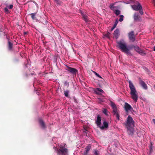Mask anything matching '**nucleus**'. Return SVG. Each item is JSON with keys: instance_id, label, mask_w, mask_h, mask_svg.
<instances>
[{"instance_id": "obj_23", "label": "nucleus", "mask_w": 155, "mask_h": 155, "mask_svg": "<svg viewBox=\"0 0 155 155\" xmlns=\"http://www.w3.org/2000/svg\"><path fill=\"white\" fill-rule=\"evenodd\" d=\"M137 52L142 55H144L146 54L140 48L139 49V51Z\"/></svg>"}, {"instance_id": "obj_7", "label": "nucleus", "mask_w": 155, "mask_h": 155, "mask_svg": "<svg viewBox=\"0 0 155 155\" xmlns=\"http://www.w3.org/2000/svg\"><path fill=\"white\" fill-rule=\"evenodd\" d=\"M130 41L132 42H134L135 40V36L134 34V31H131L129 33L128 35Z\"/></svg>"}, {"instance_id": "obj_30", "label": "nucleus", "mask_w": 155, "mask_h": 155, "mask_svg": "<svg viewBox=\"0 0 155 155\" xmlns=\"http://www.w3.org/2000/svg\"><path fill=\"white\" fill-rule=\"evenodd\" d=\"M120 18L119 19V21L121 22L123 20L124 16L123 15H120Z\"/></svg>"}, {"instance_id": "obj_12", "label": "nucleus", "mask_w": 155, "mask_h": 155, "mask_svg": "<svg viewBox=\"0 0 155 155\" xmlns=\"http://www.w3.org/2000/svg\"><path fill=\"white\" fill-rule=\"evenodd\" d=\"M133 127H129V128H127V133L129 135H132L134 134V130Z\"/></svg>"}, {"instance_id": "obj_5", "label": "nucleus", "mask_w": 155, "mask_h": 155, "mask_svg": "<svg viewBox=\"0 0 155 155\" xmlns=\"http://www.w3.org/2000/svg\"><path fill=\"white\" fill-rule=\"evenodd\" d=\"M132 9L135 11H139V13L141 15L143 14V9L142 7L138 2H137L134 5H131Z\"/></svg>"}, {"instance_id": "obj_35", "label": "nucleus", "mask_w": 155, "mask_h": 155, "mask_svg": "<svg viewBox=\"0 0 155 155\" xmlns=\"http://www.w3.org/2000/svg\"><path fill=\"white\" fill-rule=\"evenodd\" d=\"M13 7V5H10L8 7V8L10 9H11Z\"/></svg>"}, {"instance_id": "obj_4", "label": "nucleus", "mask_w": 155, "mask_h": 155, "mask_svg": "<svg viewBox=\"0 0 155 155\" xmlns=\"http://www.w3.org/2000/svg\"><path fill=\"white\" fill-rule=\"evenodd\" d=\"M56 150L59 155H68V150L64 146H60L59 149Z\"/></svg>"}, {"instance_id": "obj_25", "label": "nucleus", "mask_w": 155, "mask_h": 155, "mask_svg": "<svg viewBox=\"0 0 155 155\" xmlns=\"http://www.w3.org/2000/svg\"><path fill=\"white\" fill-rule=\"evenodd\" d=\"M114 12L117 15H118L120 14V11L118 10H115Z\"/></svg>"}, {"instance_id": "obj_20", "label": "nucleus", "mask_w": 155, "mask_h": 155, "mask_svg": "<svg viewBox=\"0 0 155 155\" xmlns=\"http://www.w3.org/2000/svg\"><path fill=\"white\" fill-rule=\"evenodd\" d=\"M36 13L37 12H35L29 14V15L31 16V17L33 20H35L36 19V17H35V15Z\"/></svg>"}, {"instance_id": "obj_33", "label": "nucleus", "mask_w": 155, "mask_h": 155, "mask_svg": "<svg viewBox=\"0 0 155 155\" xmlns=\"http://www.w3.org/2000/svg\"><path fill=\"white\" fill-rule=\"evenodd\" d=\"M99 152L97 150H95L94 151V154L95 155H99Z\"/></svg>"}, {"instance_id": "obj_28", "label": "nucleus", "mask_w": 155, "mask_h": 155, "mask_svg": "<svg viewBox=\"0 0 155 155\" xmlns=\"http://www.w3.org/2000/svg\"><path fill=\"white\" fill-rule=\"evenodd\" d=\"M140 49V48L137 45H135V46L134 47V50L137 52L139 51Z\"/></svg>"}, {"instance_id": "obj_15", "label": "nucleus", "mask_w": 155, "mask_h": 155, "mask_svg": "<svg viewBox=\"0 0 155 155\" xmlns=\"http://www.w3.org/2000/svg\"><path fill=\"white\" fill-rule=\"evenodd\" d=\"M116 3V2L112 3L109 6L110 8L114 11L115 10V9H117L118 8L117 6H114L115 5Z\"/></svg>"}, {"instance_id": "obj_41", "label": "nucleus", "mask_w": 155, "mask_h": 155, "mask_svg": "<svg viewBox=\"0 0 155 155\" xmlns=\"http://www.w3.org/2000/svg\"><path fill=\"white\" fill-rule=\"evenodd\" d=\"M153 122L155 124V119H153Z\"/></svg>"}, {"instance_id": "obj_21", "label": "nucleus", "mask_w": 155, "mask_h": 155, "mask_svg": "<svg viewBox=\"0 0 155 155\" xmlns=\"http://www.w3.org/2000/svg\"><path fill=\"white\" fill-rule=\"evenodd\" d=\"M82 15L83 19L86 22H87L89 21V20L88 18V17L86 15L84 14H82Z\"/></svg>"}, {"instance_id": "obj_13", "label": "nucleus", "mask_w": 155, "mask_h": 155, "mask_svg": "<svg viewBox=\"0 0 155 155\" xmlns=\"http://www.w3.org/2000/svg\"><path fill=\"white\" fill-rule=\"evenodd\" d=\"M39 122L41 127L43 129H45L46 127V125L45 124L43 120L41 119H39Z\"/></svg>"}, {"instance_id": "obj_8", "label": "nucleus", "mask_w": 155, "mask_h": 155, "mask_svg": "<svg viewBox=\"0 0 155 155\" xmlns=\"http://www.w3.org/2000/svg\"><path fill=\"white\" fill-rule=\"evenodd\" d=\"M66 70L72 74H76L77 73H78V70L75 68H71L68 66H66Z\"/></svg>"}, {"instance_id": "obj_18", "label": "nucleus", "mask_w": 155, "mask_h": 155, "mask_svg": "<svg viewBox=\"0 0 155 155\" xmlns=\"http://www.w3.org/2000/svg\"><path fill=\"white\" fill-rule=\"evenodd\" d=\"M91 146L89 145L87 146L85 148V150L84 152V154L85 155H87L89 151L91 149Z\"/></svg>"}, {"instance_id": "obj_16", "label": "nucleus", "mask_w": 155, "mask_h": 155, "mask_svg": "<svg viewBox=\"0 0 155 155\" xmlns=\"http://www.w3.org/2000/svg\"><path fill=\"white\" fill-rule=\"evenodd\" d=\"M119 34V31L118 29H117L114 32V35L116 39L118 38Z\"/></svg>"}, {"instance_id": "obj_43", "label": "nucleus", "mask_w": 155, "mask_h": 155, "mask_svg": "<svg viewBox=\"0 0 155 155\" xmlns=\"http://www.w3.org/2000/svg\"><path fill=\"white\" fill-rule=\"evenodd\" d=\"M154 51H155V46L154 47Z\"/></svg>"}, {"instance_id": "obj_6", "label": "nucleus", "mask_w": 155, "mask_h": 155, "mask_svg": "<svg viewBox=\"0 0 155 155\" xmlns=\"http://www.w3.org/2000/svg\"><path fill=\"white\" fill-rule=\"evenodd\" d=\"M134 122L132 118L130 115L128 116L125 125L126 128H129V127H134Z\"/></svg>"}, {"instance_id": "obj_40", "label": "nucleus", "mask_w": 155, "mask_h": 155, "mask_svg": "<svg viewBox=\"0 0 155 155\" xmlns=\"http://www.w3.org/2000/svg\"><path fill=\"white\" fill-rule=\"evenodd\" d=\"M84 129V132L86 133L87 131V130L85 129Z\"/></svg>"}, {"instance_id": "obj_38", "label": "nucleus", "mask_w": 155, "mask_h": 155, "mask_svg": "<svg viewBox=\"0 0 155 155\" xmlns=\"http://www.w3.org/2000/svg\"><path fill=\"white\" fill-rule=\"evenodd\" d=\"M152 3L153 4L154 6H155V0H153L152 1Z\"/></svg>"}, {"instance_id": "obj_19", "label": "nucleus", "mask_w": 155, "mask_h": 155, "mask_svg": "<svg viewBox=\"0 0 155 155\" xmlns=\"http://www.w3.org/2000/svg\"><path fill=\"white\" fill-rule=\"evenodd\" d=\"M8 50L10 51H12L13 46V44L9 41H8Z\"/></svg>"}, {"instance_id": "obj_39", "label": "nucleus", "mask_w": 155, "mask_h": 155, "mask_svg": "<svg viewBox=\"0 0 155 155\" xmlns=\"http://www.w3.org/2000/svg\"><path fill=\"white\" fill-rule=\"evenodd\" d=\"M150 151L151 152L152 151V147L151 146L150 148Z\"/></svg>"}, {"instance_id": "obj_42", "label": "nucleus", "mask_w": 155, "mask_h": 155, "mask_svg": "<svg viewBox=\"0 0 155 155\" xmlns=\"http://www.w3.org/2000/svg\"><path fill=\"white\" fill-rule=\"evenodd\" d=\"M25 76V77H28V75L27 74H26Z\"/></svg>"}, {"instance_id": "obj_10", "label": "nucleus", "mask_w": 155, "mask_h": 155, "mask_svg": "<svg viewBox=\"0 0 155 155\" xmlns=\"http://www.w3.org/2000/svg\"><path fill=\"white\" fill-rule=\"evenodd\" d=\"M124 108L126 112H128L130 110H133V108L127 102L125 103Z\"/></svg>"}, {"instance_id": "obj_37", "label": "nucleus", "mask_w": 155, "mask_h": 155, "mask_svg": "<svg viewBox=\"0 0 155 155\" xmlns=\"http://www.w3.org/2000/svg\"><path fill=\"white\" fill-rule=\"evenodd\" d=\"M64 84L66 85H67L68 87L69 86V84L68 82L67 81H66L64 83Z\"/></svg>"}, {"instance_id": "obj_34", "label": "nucleus", "mask_w": 155, "mask_h": 155, "mask_svg": "<svg viewBox=\"0 0 155 155\" xmlns=\"http://www.w3.org/2000/svg\"><path fill=\"white\" fill-rule=\"evenodd\" d=\"M5 11V12L7 14L8 13H9V12L8 9V8H4Z\"/></svg>"}, {"instance_id": "obj_45", "label": "nucleus", "mask_w": 155, "mask_h": 155, "mask_svg": "<svg viewBox=\"0 0 155 155\" xmlns=\"http://www.w3.org/2000/svg\"><path fill=\"white\" fill-rule=\"evenodd\" d=\"M154 87H155V85H154Z\"/></svg>"}, {"instance_id": "obj_9", "label": "nucleus", "mask_w": 155, "mask_h": 155, "mask_svg": "<svg viewBox=\"0 0 155 155\" xmlns=\"http://www.w3.org/2000/svg\"><path fill=\"white\" fill-rule=\"evenodd\" d=\"M139 83L142 87L144 89L147 90V84L145 82L142 80L140 78H139Z\"/></svg>"}, {"instance_id": "obj_24", "label": "nucleus", "mask_w": 155, "mask_h": 155, "mask_svg": "<svg viewBox=\"0 0 155 155\" xmlns=\"http://www.w3.org/2000/svg\"><path fill=\"white\" fill-rule=\"evenodd\" d=\"M69 92V91L68 90H67L66 91L65 90L64 91V95L66 97H68V93Z\"/></svg>"}, {"instance_id": "obj_2", "label": "nucleus", "mask_w": 155, "mask_h": 155, "mask_svg": "<svg viewBox=\"0 0 155 155\" xmlns=\"http://www.w3.org/2000/svg\"><path fill=\"white\" fill-rule=\"evenodd\" d=\"M129 87L131 91L130 94L131 95L132 98L135 102H137L138 99V95L137 92L133 83L131 81H128Z\"/></svg>"}, {"instance_id": "obj_17", "label": "nucleus", "mask_w": 155, "mask_h": 155, "mask_svg": "<svg viewBox=\"0 0 155 155\" xmlns=\"http://www.w3.org/2000/svg\"><path fill=\"white\" fill-rule=\"evenodd\" d=\"M108 127V124L107 123L104 121L103 122V126H102L99 127L101 129H103L104 128H107Z\"/></svg>"}, {"instance_id": "obj_22", "label": "nucleus", "mask_w": 155, "mask_h": 155, "mask_svg": "<svg viewBox=\"0 0 155 155\" xmlns=\"http://www.w3.org/2000/svg\"><path fill=\"white\" fill-rule=\"evenodd\" d=\"M118 22V21L117 19L115 22L114 24L113 27L111 28V31H113L116 27L117 25Z\"/></svg>"}, {"instance_id": "obj_27", "label": "nucleus", "mask_w": 155, "mask_h": 155, "mask_svg": "<svg viewBox=\"0 0 155 155\" xmlns=\"http://www.w3.org/2000/svg\"><path fill=\"white\" fill-rule=\"evenodd\" d=\"M110 34L109 32H107L106 33L104 34V36L109 38H110Z\"/></svg>"}, {"instance_id": "obj_26", "label": "nucleus", "mask_w": 155, "mask_h": 155, "mask_svg": "<svg viewBox=\"0 0 155 155\" xmlns=\"http://www.w3.org/2000/svg\"><path fill=\"white\" fill-rule=\"evenodd\" d=\"M55 1L56 4L59 5H61L62 3L61 0H56Z\"/></svg>"}, {"instance_id": "obj_29", "label": "nucleus", "mask_w": 155, "mask_h": 155, "mask_svg": "<svg viewBox=\"0 0 155 155\" xmlns=\"http://www.w3.org/2000/svg\"><path fill=\"white\" fill-rule=\"evenodd\" d=\"M107 110L106 109L104 108L103 109V112L106 115H107Z\"/></svg>"}, {"instance_id": "obj_3", "label": "nucleus", "mask_w": 155, "mask_h": 155, "mask_svg": "<svg viewBox=\"0 0 155 155\" xmlns=\"http://www.w3.org/2000/svg\"><path fill=\"white\" fill-rule=\"evenodd\" d=\"M110 105L112 109V114L113 115L116 116L118 120H120V111L117 109V107L115 103L112 101H110Z\"/></svg>"}, {"instance_id": "obj_11", "label": "nucleus", "mask_w": 155, "mask_h": 155, "mask_svg": "<svg viewBox=\"0 0 155 155\" xmlns=\"http://www.w3.org/2000/svg\"><path fill=\"white\" fill-rule=\"evenodd\" d=\"M134 20L136 21H140L141 20L140 16L138 13H135L134 15Z\"/></svg>"}, {"instance_id": "obj_44", "label": "nucleus", "mask_w": 155, "mask_h": 155, "mask_svg": "<svg viewBox=\"0 0 155 155\" xmlns=\"http://www.w3.org/2000/svg\"><path fill=\"white\" fill-rule=\"evenodd\" d=\"M26 65H27V64H26L25 66H26V67H27Z\"/></svg>"}, {"instance_id": "obj_1", "label": "nucleus", "mask_w": 155, "mask_h": 155, "mask_svg": "<svg viewBox=\"0 0 155 155\" xmlns=\"http://www.w3.org/2000/svg\"><path fill=\"white\" fill-rule=\"evenodd\" d=\"M117 46L120 50L128 55H131L129 49L127 47L125 42L123 41H117Z\"/></svg>"}, {"instance_id": "obj_14", "label": "nucleus", "mask_w": 155, "mask_h": 155, "mask_svg": "<svg viewBox=\"0 0 155 155\" xmlns=\"http://www.w3.org/2000/svg\"><path fill=\"white\" fill-rule=\"evenodd\" d=\"M97 120L95 123L99 127L101 124V118L99 115H97Z\"/></svg>"}, {"instance_id": "obj_31", "label": "nucleus", "mask_w": 155, "mask_h": 155, "mask_svg": "<svg viewBox=\"0 0 155 155\" xmlns=\"http://www.w3.org/2000/svg\"><path fill=\"white\" fill-rule=\"evenodd\" d=\"M96 90H97V91H98L100 92H101V93L104 92V91L101 89H100L99 88H97Z\"/></svg>"}, {"instance_id": "obj_32", "label": "nucleus", "mask_w": 155, "mask_h": 155, "mask_svg": "<svg viewBox=\"0 0 155 155\" xmlns=\"http://www.w3.org/2000/svg\"><path fill=\"white\" fill-rule=\"evenodd\" d=\"M94 73L97 76L100 78H102L97 73H96V72H95V71H94Z\"/></svg>"}, {"instance_id": "obj_36", "label": "nucleus", "mask_w": 155, "mask_h": 155, "mask_svg": "<svg viewBox=\"0 0 155 155\" xmlns=\"http://www.w3.org/2000/svg\"><path fill=\"white\" fill-rule=\"evenodd\" d=\"M135 46V45H131L130 46L129 48L130 49H131L133 48H134V47Z\"/></svg>"}]
</instances>
